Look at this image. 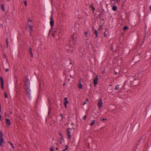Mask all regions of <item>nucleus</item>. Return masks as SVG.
<instances>
[{
  "mask_svg": "<svg viewBox=\"0 0 151 151\" xmlns=\"http://www.w3.org/2000/svg\"><path fill=\"white\" fill-rule=\"evenodd\" d=\"M86 104V102H84L83 104V105H85Z\"/></svg>",
  "mask_w": 151,
  "mask_h": 151,
  "instance_id": "nucleus-38",
  "label": "nucleus"
},
{
  "mask_svg": "<svg viewBox=\"0 0 151 151\" xmlns=\"http://www.w3.org/2000/svg\"><path fill=\"white\" fill-rule=\"evenodd\" d=\"M60 139L62 140H63L64 139L63 138V136L61 137L60 138Z\"/></svg>",
  "mask_w": 151,
  "mask_h": 151,
  "instance_id": "nucleus-32",
  "label": "nucleus"
},
{
  "mask_svg": "<svg viewBox=\"0 0 151 151\" xmlns=\"http://www.w3.org/2000/svg\"><path fill=\"white\" fill-rule=\"evenodd\" d=\"M24 3L25 6H27V3L26 1H24Z\"/></svg>",
  "mask_w": 151,
  "mask_h": 151,
  "instance_id": "nucleus-27",
  "label": "nucleus"
},
{
  "mask_svg": "<svg viewBox=\"0 0 151 151\" xmlns=\"http://www.w3.org/2000/svg\"><path fill=\"white\" fill-rule=\"evenodd\" d=\"M112 10L114 11H116L117 10V6L115 5H114L112 6Z\"/></svg>",
  "mask_w": 151,
  "mask_h": 151,
  "instance_id": "nucleus-10",
  "label": "nucleus"
},
{
  "mask_svg": "<svg viewBox=\"0 0 151 151\" xmlns=\"http://www.w3.org/2000/svg\"><path fill=\"white\" fill-rule=\"evenodd\" d=\"M50 151H54L53 149V148L51 147L50 148Z\"/></svg>",
  "mask_w": 151,
  "mask_h": 151,
  "instance_id": "nucleus-29",
  "label": "nucleus"
},
{
  "mask_svg": "<svg viewBox=\"0 0 151 151\" xmlns=\"http://www.w3.org/2000/svg\"><path fill=\"white\" fill-rule=\"evenodd\" d=\"M102 120L104 121H107V119H103Z\"/></svg>",
  "mask_w": 151,
  "mask_h": 151,
  "instance_id": "nucleus-36",
  "label": "nucleus"
},
{
  "mask_svg": "<svg viewBox=\"0 0 151 151\" xmlns=\"http://www.w3.org/2000/svg\"><path fill=\"white\" fill-rule=\"evenodd\" d=\"M64 104H68L69 103V101L68 100V99L67 97L64 98Z\"/></svg>",
  "mask_w": 151,
  "mask_h": 151,
  "instance_id": "nucleus-9",
  "label": "nucleus"
},
{
  "mask_svg": "<svg viewBox=\"0 0 151 151\" xmlns=\"http://www.w3.org/2000/svg\"><path fill=\"white\" fill-rule=\"evenodd\" d=\"M55 31H54V32L55 33ZM52 36L53 37H54V36H55V34H54V33H53L52 34Z\"/></svg>",
  "mask_w": 151,
  "mask_h": 151,
  "instance_id": "nucleus-31",
  "label": "nucleus"
},
{
  "mask_svg": "<svg viewBox=\"0 0 151 151\" xmlns=\"http://www.w3.org/2000/svg\"><path fill=\"white\" fill-rule=\"evenodd\" d=\"M30 84L29 80V79H26L25 83V88L26 91L29 94H30L31 92L30 89Z\"/></svg>",
  "mask_w": 151,
  "mask_h": 151,
  "instance_id": "nucleus-1",
  "label": "nucleus"
},
{
  "mask_svg": "<svg viewBox=\"0 0 151 151\" xmlns=\"http://www.w3.org/2000/svg\"><path fill=\"white\" fill-rule=\"evenodd\" d=\"M29 51L30 53H31L32 52V49L31 47L29 48Z\"/></svg>",
  "mask_w": 151,
  "mask_h": 151,
  "instance_id": "nucleus-25",
  "label": "nucleus"
},
{
  "mask_svg": "<svg viewBox=\"0 0 151 151\" xmlns=\"http://www.w3.org/2000/svg\"><path fill=\"white\" fill-rule=\"evenodd\" d=\"M0 145L1 146H3L4 140L3 138V134L1 132H0Z\"/></svg>",
  "mask_w": 151,
  "mask_h": 151,
  "instance_id": "nucleus-2",
  "label": "nucleus"
},
{
  "mask_svg": "<svg viewBox=\"0 0 151 151\" xmlns=\"http://www.w3.org/2000/svg\"><path fill=\"white\" fill-rule=\"evenodd\" d=\"M62 151H66V150L63 149V150Z\"/></svg>",
  "mask_w": 151,
  "mask_h": 151,
  "instance_id": "nucleus-42",
  "label": "nucleus"
},
{
  "mask_svg": "<svg viewBox=\"0 0 151 151\" xmlns=\"http://www.w3.org/2000/svg\"><path fill=\"white\" fill-rule=\"evenodd\" d=\"M128 29V27L127 26H125V27H124V30H125L126 29Z\"/></svg>",
  "mask_w": 151,
  "mask_h": 151,
  "instance_id": "nucleus-22",
  "label": "nucleus"
},
{
  "mask_svg": "<svg viewBox=\"0 0 151 151\" xmlns=\"http://www.w3.org/2000/svg\"><path fill=\"white\" fill-rule=\"evenodd\" d=\"M6 43L7 46H8V40L7 39H6Z\"/></svg>",
  "mask_w": 151,
  "mask_h": 151,
  "instance_id": "nucleus-28",
  "label": "nucleus"
},
{
  "mask_svg": "<svg viewBox=\"0 0 151 151\" xmlns=\"http://www.w3.org/2000/svg\"><path fill=\"white\" fill-rule=\"evenodd\" d=\"M30 54H31V55L32 57H33V54H32V52L31 53H30Z\"/></svg>",
  "mask_w": 151,
  "mask_h": 151,
  "instance_id": "nucleus-39",
  "label": "nucleus"
},
{
  "mask_svg": "<svg viewBox=\"0 0 151 151\" xmlns=\"http://www.w3.org/2000/svg\"><path fill=\"white\" fill-rule=\"evenodd\" d=\"M1 9H2L3 11L4 12L5 10V9L4 8V5L3 4H2L1 6Z\"/></svg>",
  "mask_w": 151,
  "mask_h": 151,
  "instance_id": "nucleus-11",
  "label": "nucleus"
},
{
  "mask_svg": "<svg viewBox=\"0 0 151 151\" xmlns=\"http://www.w3.org/2000/svg\"><path fill=\"white\" fill-rule=\"evenodd\" d=\"M91 122L90 124V125L91 126H93L95 123V121L94 120H91Z\"/></svg>",
  "mask_w": 151,
  "mask_h": 151,
  "instance_id": "nucleus-12",
  "label": "nucleus"
},
{
  "mask_svg": "<svg viewBox=\"0 0 151 151\" xmlns=\"http://www.w3.org/2000/svg\"><path fill=\"white\" fill-rule=\"evenodd\" d=\"M9 69H8V68H6V72H7L8 71H9Z\"/></svg>",
  "mask_w": 151,
  "mask_h": 151,
  "instance_id": "nucleus-30",
  "label": "nucleus"
},
{
  "mask_svg": "<svg viewBox=\"0 0 151 151\" xmlns=\"http://www.w3.org/2000/svg\"><path fill=\"white\" fill-rule=\"evenodd\" d=\"M50 24L51 26L52 27L54 24V21L53 19L52 16H51L50 18Z\"/></svg>",
  "mask_w": 151,
  "mask_h": 151,
  "instance_id": "nucleus-5",
  "label": "nucleus"
},
{
  "mask_svg": "<svg viewBox=\"0 0 151 151\" xmlns=\"http://www.w3.org/2000/svg\"><path fill=\"white\" fill-rule=\"evenodd\" d=\"M103 103L101 99H100V101L98 103V106L99 108H101L102 107Z\"/></svg>",
  "mask_w": 151,
  "mask_h": 151,
  "instance_id": "nucleus-4",
  "label": "nucleus"
},
{
  "mask_svg": "<svg viewBox=\"0 0 151 151\" xmlns=\"http://www.w3.org/2000/svg\"><path fill=\"white\" fill-rule=\"evenodd\" d=\"M32 21L31 20H29L28 21V25L29 27V29L30 31V34H31V32L33 31L32 26L29 25L30 23H31Z\"/></svg>",
  "mask_w": 151,
  "mask_h": 151,
  "instance_id": "nucleus-8",
  "label": "nucleus"
},
{
  "mask_svg": "<svg viewBox=\"0 0 151 151\" xmlns=\"http://www.w3.org/2000/svg\"><path fill=\"white\" fill-rule=\"evenodd\" d=\"M6 124L8 127L11 125V122L9 119H6Z\"/></svg>",
  "mask_w": 151,
  "mask_h": 151,
  "instance_id": "nucleus-7",
  "label": "nucleus"
},
{
  "mask_svg": "<svg viewBox=\"0 0 151 151\" xmlns=\"http://www.w3.org/2000/svg\"><path fill=\"white\" fill-rule=\"evenodd\" d=\"M0 79L1 81V83H2V82H3V83H4V81H3V80L2 77H0Z\"/></svg>",
  "mask_w": 151,
  "mask_h": 151,
  "instance_id": "nucleus-24",
  "label": "nucleus"
},
{
  "mask_svg": "<svg viewBox=\"0 0 151 151\" xmlns=\"http://www.w3.org/2000/svg\"><path fill=\"white\" fill-rule=\"evenodd\" d=\"M4 96L5 98H8V96L6 93H4Z\"/></svg>",
  "mask_w": 151,
  "mask_h": 151,
  "instance_id": "nucleus-23",
  "label": "nucleus"
},
{
  "mask_svg": "<svg viewBox=\"0 0 151 151\" xmlns=\"http://www.w3.org/2000/svg\"><path fill=\"white\" fill-rule=\"evenodd\" d=\"M60 116H61L62 117V119L63 118V114H60Z\"/></svg>",
  "mask_w": 151,
  "mask_h": 151,
  "instance_id": "nucleus-37",
  "label": "nucleus"
},
{
  "mask_svg": "<svg viewBox=\"0 0 151 151\" xmlns=\"http://www.w3.org/2000/svg\"><path fill=\"white\" fill-rule=\"evenodd\" d=\"M71 129L70 128H68L67 129V133L68 138L69 139H70L71 138V136L70 135L71 130Z\"/></svg>",
  "mask_w": 151,
  "mask_h": 151,
  "instance_id": "nucleus-3",
  "label": "nucleus"
},
{
  "mask_svg": "<svg viewBox=\"0 0 151 151\" xmlns=\"http://www.w3.org/2000/svg\"><path fill=\"white\" fill-rule=\"evenodd\" d=\"M119 88V85L116 86L115 88V89L116 90H118Z\"/></svg>",
  "mask_w": 151,
  "mask_h": 151,
  "instance_id": "nucleus-15",
  "label": "nucleus"
},
{
  "mask_svg": "<svg viewBox=\"0 0 151 151\" xmlns=\"http://www.w3.org/2000/svg\"><path fill=\"white\" fill-rule=\"evenodd\" d=\"M65 149H64V150H65L66 151L68 149V146L67 145H65Z\"/></svg>",
  "mask_w": 151,
  "mask_h": 151,
  "instance_id": "nucleus-20",
  "label": "nucleus"
},
{
  "mask_svg": "<svg viewBox=\"0 0 151 151\" xmlns=\"http://www.w3.org/2000/svg\"><path fill=\"white\" fill-rule=\"evenodd\" d=\"M86 100L87 101H88V99H86Z\"/></svg>",
  "mask_w": 151,
  "mask_h": 151,
  "instance_id": "nucleus-40",
  "label": "nucleus"
},
{
  "mask_svg": "<svg viewBox=\"0 0 151 151\" xmlns=\"http://www.w3.org/2000/svg\"><path fill=\"white\" fill-rule=\"evenodd\" d=\"M98 80V78L97 76H96V77L95 78L94 80V85L95 86H96V85L98 83V82L97 81Z\"/></svg>",
  "mask_w": 151,
  "mask_h": 151,
  "instance_id": "nucleus-6",
  "label": "nucleus"
},
{
  "mask_svg": "<svg viewBox=\"0 0 151 151\" xmlns=\"http://www.w3.org/2000/svg\"><path fill=\"white\" fill-rule=\"evenodd\" d=\"M72 39L73 40H74L76 41V36H73L72 38Z\"/></svg>",
  "mask_w": 151,
  "mask_h": 151,
  "instance_id": "nucleus-17",
  "label": "nucleus"
},
{
  "mask_svg": "<svg viewBox=\"0 0 151 151\" xmlns=\"http://www.w3.org/2000/svg\"><path fill=\"white\" fill-rule=\"evenodd\" d=\"M82 85L80 83L79 84L78 87L79 89H81L82 88Z\"/></svg>",
  "mask_w": 151,
  "mask_h": 151,
  "instance_id": "nucleus-13",
  "label": "nucleus"
},
{
  "mask_svg": "<svg viewBox=\"0 0 151 151\" xmlns=\"http://www.w3.org/2000/svg\"><path fill=\"white\" fill-rule=\"evenodd\" d=\"M59 135L61 136V137H62L63 136V135H62V134L60 133H59Z\"/></svg>",
  "mask_w": 151,
  "mask_h": 151,
  "instance_id": "nucleus-35",
  "label": "nucleus"
},
{
  "mask_svg": "<svg viewBox=\"0 0 151 151\" xmlns=\"http://www.w3.org/2000/svg\"><path fill=\"white\" fill-rule=\"evenodd\" d=\"M112 1H113L115 2H116L117 3H119L120 1V0H112Z\"/></svg>",
  "mask_w": 151,
  "mask_h": 151,
  "instance_id": "nucleus-14",
  "label": "nucleus"
},
{
  "mask_svg": "<svg viewBox=\"0 0 151 151\" xmlns=\"http://www.w3.org/2000/svg\"><path fill=\"white\" fill-rule=\"evenodd\" d=\"M9 142V143L10 144V145H12V147L13 148H14V145H13V144L12 143H11V142Z\"/></svg>",
  "mask_w": 151,
  "mask_h": 151,
  "instance_id": "nucleus-21",
  "label": "nucleus"
},
{
  "mask_svg": "<svg viewBox=\"0 0 151 151\" xmlns=\"http://www.w3.org/2000/svg\"><path fill=\"white\" fill-rule=\"evenodd\" d=\"M86 115H84V116L83 117V119H84V120H86Z\"/></svg>",
  "mask_w": 151,
  "mask_h": 151,
  "instance_id": "nucleus-26",
  "label": "nucleus"
},
{
  "mask_svg": "<svg viewBox=\"0 0 151 151\" xmlns=\"http://www.w3.org/2000/svg\"><path fill=\"white\" fill-rule=\"evenodd\" d=\"M92 8L93 9V10H95V9H94V8L93 7H92Z\"/></svg>",
  "mask_w": 151,
  "mask_h": 151,
  "instance_id": "nucleus-41",
  "label": "nucleus"
},
{
  "mask_svg": "<svg viewBox=\"0 0 151 151\" xmlns=\"http://www.w3.org/2000/svg\"><path fill=\"white\" fill-rule=\"evenodd\" d=\"M104 35L105 37H106L107 36V35L105 32H104Z\"/></svg>",
  "mask_w": 151,
  "mask_h": 151,
  "instance_id": "nucleus-33",
  "label": "nucleus"
},
{
  "mask_svg": "<svg viewBox=\"0 0 151 151\" xmlns=\"http://www.w3.org/2000/svg\"><path fill=\"white\" fill-rule=\"evenodd\" d=\"M97 31L96 30H95V33L96 35V38L97 37Z\"/></svg>",
  "mask_w": 151,
  "mask_h": 151,
  "instance_id": "nucleus-16",
  "label": "nucleus"
},
{
  "mask_svg": "<svg viewBox=\"0 0 151 151\" xmlns=\"http://www.w3.org/2000/svg\"><path fill=\"white\" fill-rule=\"evenodd\" d=\"M67 104H64V106H65V108H67Z\"/></svg>",
  "mask_w": 151,
  "mask_h": 151,
  "instance_id": "nucleus-34",
  "label": "nucleus"
},
{
  "mask_svg": "<svg viewBox=\"0 0 151 151\" xmlns=\"http://www.w3.org/2000/svg\"><path fill=\"white\" fill-rule=\"evenodd\" d=\"M4 83H3V82H2V83H1V88L2 89H4Z\"/></svg>",
  "mask_w": 151,
  "mask_h": 151,
  "instance_id": "nucleus-19",
  "label": "nucleus"
},
{
  "mask_svg": "<svg viewBox=\"0 0 151 151\" xmlns=\"http://www.w3.org/2000/svg\"><path fill=\"white\" fill-rule=\"evenodd\" d=\"M84 34L86 37H87L88 35V32H84Z\"/></svg>",
  "mask_w": 151,
  "mask_h": 151,
  "instance_id": "nucleus-18",
  "label": "nucleus"
}]
</instances>
